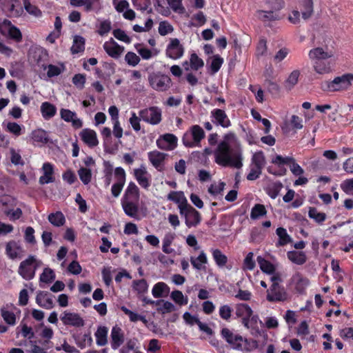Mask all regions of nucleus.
<instances>
[{"instance_id": "f257e3e1", "label": "nucleus", "mask_w": 353, "mask_h": 353, "mask_svg": "<svg viewBox=\"0 0 353 353\" xmlns=\"http://www.w3.org/2000/svg\"><path fill=\"white\" fill-rule=\"evenodd\" d=\"M214 161L223 167L240 169L243 166L242 151L239 146L232 147L226 141H221L214 150Z\"/></svg>"}, {"instance_id": "f03ea898", "label": "nucleus", "mask_w": 353, "mask_h": 353, "mask_svg": "<svg viewBox=\"0 0 353 353\" xmlns=\"http://www.w3.org/2000/svg\"><path fill=\"white\" fill-rule=\"evenodd\" d=\"M140 199V190L133 181H130L121 199V204L125 214L135 219H139V201Z\"/></svg>"}, {"instance_id": "7ed1b4c3", "label": "nucleus", "mask_w": 353, "mask_h": 353, "mask_svg": "<svg viewBox=\"0 0 353 353\" xmlns=\"http://www.w3.org/2000/svg\"><path fill=\"white\" fill-rule=\"evenodd\" d=\"M222 338L233 350L241 352H251L258 347V343L254 339H248L239 334H235L230 329L224 327L221 330Z\"/></svg>"}, {"instance_id": "20e7f679", "label": "nucleus", "mask_w": 353, "mask_h": 353, "mask_svg": "<svg viewBox=\"0 0 353 353\" xmlns=\"http://www.w3.org/2000/svg\"><path fill=\"white\" fill-rule=\"evenodd\" d=\"M332 54L324 51L322 48H315L309 52L310 58L314 61V70L320 74H327L331 72V65L329 59Z\"/></svg>"}, {"instance_id": "39448f33", "label": "nucleus", "mask_w": 353, "mask_h": 353, "mask_svg": "<svg viewBox=\"0 0 353 353\" xmlns=\"http://www.w3.org/2000/svg\"><path fill=\"white\" fill-rule=\"evenodd\" d=\"M353 82V74L345 73L341 76L336 77L332 81H325L322 88L327 92H341L350 89Z\"/></svg>"}, {"instance_id": "423d86ee", "label": "nucleus", "mask_w": 353, "mask_h": 353, "mask_svg": "<svg viewBox=\"0 0 353 353\" xmlns=\"http://www.w3.org/2000/svg\"><path fill=\"white\" fill-rule=\"evenodd\" d=\"M190 134L185 133L182 137V142L187 148L199 146L202 139L205 138V134L203 129L199 125L191 126Z\"/></svg>"}, {"instance_id": "0eeeda50", "label": "nucleus", "mask_w": 353, "mask_h": 353, "mask_svg": "<svg viewBox=\"0 0 353 353\" xmlns=\"http://www.w3.org/2000/svg\"><path fill=\"white\" fill-rule=\"evenodd\" d=\"M37 259L34 255H30L22 261L18 268V274L25 280L30 281L34 278L38 268Z\"/></svg>"}, {"instance_id": "6e6552de", "label": "nucleus", "mask_w": 353, "mask_h": 353, "mask_svg": "<svg viewBox=\"0 0 353 353\" xmlns=\"http://www.w3.org/2000/svg\"><path fill=\"white\" fill-rule=\"evenodd\" d=\"M148 81L150 85L159 92L166 91L172 83L170 77L160 72L150 73L148 76Z\"/></svg>"}, {"instance_id": "1a4fd4ad", "label": "nucleus", "mask_w": 353, "mask_h": 353, "mask_svg": "<svg viewBox=\"0 0 353 353\" xmlns=\"http://www.w3.org/2000/svg\"><path fill=\"white\" fill-rule=\"evenodd\" d=\"M180 214L185 218V223L188 228L196 227L201 221V215L199 211L189 203L180 208Z\"/></svg>"}, {"instance_id": "9d476101", "label": "nucleus", "mask_w": 353, "mask_h": 353, "mask_svg": "<svg viewBox=\"0 0 353 353\" xmlns=\"http://www.w3.org/2000/svg\"><path fill=\"white\" fill-rule=\"evenodd\" d=\"M266 299L270 303L285 302L289 299V294L284 286L274 283L267 290Z\"/></svg>"}, {"instance_id": "9b49d317", "label": "nucleus", "mask_w": 353, "mask_h": 353, "mask_svg": "<svg viewBox=\"0 0 353 353\" xmlns=\"http://www.w3.org/2000/svg\"><path fill=\"white\" fill-rule=\"evenodd\" d=\"M140 118L151 125H157L161 121V110L157 106H152L139 111Z\"/></svg>"}, {"instance_id": "f8f14e48", "label": "nucleus", "mask_w": 353, "mask_h": 353, "mask_svg": "<svg viewBox=\"0 0 353 353\" xmlns=\"http://www.w3.org/2000/svg\"><path fill=\"white\" fill-rule=\"evenodd\" d=\"M1 7L9 17H19L23 13L20 0H2Z\"/></svg>"}, {"instance_id": "ddd939ff", "label": "nucleus", "mask_w": 353, "mask_h": 353, "mask_svg": "<svg viewBox=\"0 0 353 353\" xmlns=\"http://www.w3.org/2000/svg\"><path fill=\"white\" fill-rule=\"evenodd\" d=\"M114 179L116 182L112 185L111 194L114 198L119 197L125 185L126 181V173L121 167L114 169Z\"/></svg>"}, {"instance_id": "4468645a", "label": "nucleus", "mask_w": 353, "mask_h": 353, "mask_svg": "<svg viewBox=\"0 0 353 353\" xmlns=\"http://www.w3.org/2000/svg\"><path fill=\"white\" fill-rule=\"evenodd\" d=\"M184 51V47L180 41L177 38H174L171 39L167 46L165 54L168 57L176 60L183 57Z\"/></svg>"}, {"instance_id": "2eb2a0df", "label": "nucleus", "mask_w": 353, "mask_h": 353, "mask_svg": "<svg viewBox=\"0 0 353 353\" xmlns=\"http://www.w3.org/2000/svg\"><path fill=\"white\" fill-rule=\"evenodd\" d=\"M177 137L170 133H166L161 135L157 140V147L163 150L170 151L174 150L177 147Z\"/></svg>"}, {"instance_id": "dca6fc26", "label": "nucleus", "mask_w": 353, "mask_h": 353, "mask_svg": "<svg viewBox=\"0 0 353 353\" xmlns=\"http://www.w3.org/2000/svg\"><path fill=\"white\" fill-rule=\"evenodd\" d=\"M210 118L212 122L223 128H228L231 126V121L225 110L219 108H214L210 112Z\"/></svg>"}, {"instance_id": "f3484780", "label": "nucleus", "mask_w": 353, "mask_h": 353, "mask_svg": "<svg viewBox=\"0 0 353 353\" xmlns=\"http://www.w3.org/2000/svg\"><path fill=\"white\" fill-rule=\"evenodd\" d=\"M63 324L66 326L76 327H83L85 324L83 319L78 313L64 311L60 316Z\"/></svg>"}, {"instance_id": "a211bd4d", "label": "nucleus", "mask_w": 353, "mask_h": 353, "mask_svg": "<svg viewBox=\"0 0 353 353\" xmlns=\"http://www.w3.org/2000/svg\"><path fill=\"white\" fill-rule=\"evenodd\" d=\"M134 176L142 188L148 190L150 188L151 185V176L144 165L134 170Z\"/></svg>"}, {"instance_id": "6ab92c4d", "label": "nucleus", "mask_w": 353, "mask_h": 353, "mask_svg": "<svg viewBox=\"0 0 353 353\" xmlns=\"http://www.w3.org/2000/svg\"><path fill=\"white\" fill-rule=\"evenodd\" d=\"M253 310L246 303H239L235 306V315L241 319V322L244 327H248V319L252 316Z\"/></svg>"}, {"instance_id": "aec40b11", "label": "nucleus", "mask_w": 353, "mask_h": 353, "mask_svg": "<svg viewBox=\"0 0 353 353\" xmlns=\"http://www.w3.org/2000/svg\"><path fill=\"white\" fill-rule=\"evenodd\" d=\"M167 156V154L158 150H153L148 153L150 162L159 172L164 170L163 163Z\"/></svg>"}, {"instance_id": "412c9836", "label": "nucleus", "mask_w": 353, "mask_h": 353, "mask_svg": "<svg viewBox=\"0 0 353 353\" xmlns=\"http://www.w3.org/2000/svg\"><path fill=\"white\" fill-rule=\"evenodd\" d=\"M103 47L105 52L115 59H119L124 51V47L119 46L112 38L105 41Z\"/></svg>"}, {"instance_id": "4be33fe9", "label": "nucleus", "mask_w": 353, "mask_h": 353, "mask_svg": "<svg viewBox=\"0 0 353 353\" xmlns=\"http://www.w3.org/2000/svg\"><path fill=\"white\" fill-rule=\"evenodd\" d=\"M60 117L65 122H71L72 127L75 129L81 128L83 126V121L77 117L76 112L69 109L61 108Z\"/></svg>"}, {"instance_id": "5701e85b", "label": "nucleus", "mask_w": 353, "mask_h": 353, "mask_svg": "<svg viewBox=\"0 0 353 353\" xmlns=\"http://www.w3.org/2000/svg\"><path fill=\"white\" fill-rule=\"evenodd\" d=\"M16 309V307L12 303L6 304L0 309L1 317L10 325H14L16 324V316L13 311V310Z\"/></svg>"}, {"instance_id": "b1692460", "label": "nucleus", "mask_w": 353, "mask_h": 353, "mask_svg": "<svg viewBox=\"0 0 353 353\" xmlns=\"http://www.w3.org/2000/svg\"><path fill=\"white\" fill-rule=\"evenodd\" d=\"M81 140L90 148H94L99 144L97 135L94 130L84 128L79 134Z\"/></svg>"}, {"instance_id": "393cba45", "label": "nucleus", "mask_w": 353, "mask_h": 353, "mask_svg": "<svg viewBox=\"0 0 353 353\" xmlns=\"http://www.w3.org/2000/svg\"><path fill=\"white\" fill-rule=\"evenodd\" d=\"M110 337L111 347L113 350L118 349L124 342V333L122 329L117 325L112 328Z\"/></svg>"}, {"instance_id": "a878e982", "label": "nucleus", "mask_w": 353, "mask_h": 353, "mask_svg": "<svg viewBox=\"0 0 353 353\" xmlns=\"http://www.w3.org/2000/svg\"><path fill=\"white\" fill-rule=\"evenodd\" d=\"M36 303L41 307L47 310L52 309L54 307L52 296L47 292L39 291L36 296Z\"/></svg>"}, {"instance_id": "bb28decb", "label": "nucleus", "mask_w": 353, "mask_h": 353, "mask_svg": "<svg viewBox=\"0 0 353 353\" xmlns=\"http://www.w3.org/2000/svg\"><path fill=\"white\" fill-rule=\"evenodd\" d=\"M30 139L34 145H43L49 142L48 132L41 128L32 130L30 134Z\"/></svg>"}, {"instance_id": "cd10ccee", "label": "nucleus", "mask_w": 353, "mask_h": 353, "mask_svg": "<svg viewBox=\"0 0 353 353\" xmlns=\"http://www.w3.org/2000/svg\"><path fill=\"white\" fill-rule=\"evenodd\" d=\"M22 248L18 242L10 241L6 245V254L10 259H15L19 256Z\"/></svg>"}, {"instance_id": "c85d7f7f", "label": "nucleus", "mask_w": 353, "mask_h": 353, "mask_svg": "<svg viewBox=\"0 0 353 353\" xmlns=\"http://www.w3.org/2000/svg\"><path fill=\"white\" fill-rule=\"evenodd\" d=\"M170 293V287L164 282H158L152 288V294L154 298L167 296Z\"/></svg>"}, {"instance_id": "c756f323", "label": "nucleus", "mask_w": 353, "mask_h": 353, "mask_svg": "<svg viewBox=\"0 0 353 353\" xmlns=\"http://www.w3.org/2000/svg\"><path fill=\"white\" fill-rule=\"evenodd\" d=\"M167 199L177 203L179 210L181 206L188 204L187 199L181 191H170L167 196Z\"/></svg>"}, {"instance_id": "7c9ffc66", "label": "nucleus", "mask_w": 353, "mask_h": 353, "mask_svg": "<svg viewBox=\"0 0 353 353\" xmlns=\"http://www.w3.org/2000/svg\"><path fill=\"white\" fill-rule=\"evenodd\" d=\"M41 115L46 120H49L57 114L56 106L48 101H45L41 105Z\"/></svg>"}, {"instance_id": "2f4dec72", "label": "nucleus", "mask_w": 353, "mask_h": 353, "mask_svg": "<svg viewBox=\"0 0 353 353\" xmlns=\"http://www.w3.org/2000/svg\"><path fill=\"white\" fill-rule=\"evenodd\" d=\"M103 181L104 185L107 188L108 187L112 179V174H114V170L113 168L112 164L109 161H104L103 163Z\"/></svg>"}, {"instance_id": "473e14b6", "label": "nucleus", "mask_w": 353, "mask_h": 353, "mask_svg": "<svg viewBox=\"0 0 353 353\" xmlns=\"http://www.w3.org/2000/svg\"><path fill=\"white\" fill-rule=\"evenodd\" d=\"M288 259L296 265H303L307 261V256L303 251H289L287 252Z\"/></svg>"}, {"instance_id": "72a5a7b5", "label": "nucleus", "mask_w": 353, "mask_h": 353, "mask_svg": "<svg viewBox=\"0 0 353 353\" xmlns=\"http://www.w3.org/2000/svg\"><path fill=\"white\" fill-rule=\"evenodd\" d=\"M276 233L279 236V241L276 243V247L285 246L292 242V238L284 228H278L276 230Z\"/></svg>"}, {"instance_id": "f704fd0d", "label": "nucleus", "mask_w": 353, "mask_h": 353, "mask_svg": "<svg viewBox=\"0 0 353 353\" xmlns=\"http://www.w3.org/2000/svg\"><path fill=\"white\" fill-rule=\"evenodd\" d=\"M212 255L217 266L223 268L228 263V257L219 249H211Z\"/></svg>"}, {"instance_id": "c9c22d12", "label": "nucleus", "mask_w": 353, "mask_h": 353, "mask_svg": "<svg viewBox=\"0 0 353 353\" xmlns=\"http://www.w3.org/2000/svg\"><path fill=\"white\" fill-rule=\"evenodd\" d=\"M108 330L105 326H99L97 328L94 335L96 337L97 344L99 346H103L108 343L107 334Z\"/></svg>"}, {"instance_id": "e433bc0d", "label": "nucleus", "mask_w": 353, "mask_h": 353, "mask_svg": "<svg viewBox=\"0 0 353 353\" xmlns=\"http://www.w3.org/2000/svg\"><path fill=\"white\" fill-rule=\"evenodd\" d=\"M133 6L141 12L146 11L148 14L152 13L151 0H132Z\"/></svg>"}, {"instance_id": "4c0bfd02", "label": "nucleus", "mask_w": 353, "mask_h": 353, "mask_svg": "<svg viewBox=\"0 0 353 353\" xmlns=\"http://www.w3.org/2000/svg\"><path fill=\"white\" fill-rule=\"evenodd\" d=\"M48 219L52 225L56 227L62 226L65 222V216L60 211H57L54 213H50L48 216Z\"/></svg>"}, {"instance_id": "58836bf2", "label": "nucleus", "mask_w": 353, "mask_h": 353, "mask_svg": "<svg viewBox=\"0 0 353 353\" xmlns=\"http://www.w3.org/2000/svg\"><path fill=\"white\" fill-rule=\"evenodd\" d=\"M301 14L304 19L310 18L314 12L313 0L302 1Z\"/></svg>"}, {"instance_id": "ea45409f", "label": "nucleus", "mask_w": 353, "mask_h": 353, "mask_svg": "<svg viewBox=\"0 0 353 353\" xmlns=\"http://www.w3.org/2000/svg\"><path fill=\"white\" fill-rule=\"evenodd\" d=\"M48 54L46 50H41L35 52L34 59L37 64L44 70L47 69Z\"/></svg>"}, {"instance_id": "a19ab883", "label": "nucleus", "mask_w": 353, "mask_h": 353, "mask_svg": "<svg viewBox=\"0 0 353 353\" xmlns=\"http://www.w3.org/2000/svg\"><path fill=\"white\" fill-rule=\"evenodd\" d=\"M85 50V39L81 36L76 35L74 38L73 44L71 47L72 54H78Z\"/></svg>"}, {"instance_id": "79ce46f5", "label": "nucleus", "mask_w": 353, "mask_h": 353, "mask_svg": "<svg viewBox=\"0 0 353 353\" xmlns=\"http://www.w3.org/2000/svg\"><path fill=\"white\" fill-rule=\"evenodd\" d=\"M308 216L314 219L318 224H322L326 219V214L324 212H320L314 207H310Z\"/></svg>"}, {"instance_id": "37998d69", "label": "nucleus", "mask_w": 353, "mask_h": 353, "mask_svg": "<svg viewBox=\"0 0 353 353\" xmlns=\"http://www.w3.org/2000/svg\"><path fill=\"white\" fill-rule=\"evenodd\" d=\"M190 262L194 268L200 270L205 268V267L202 266V264L207 263L208 259L205 252L202 251L197 258L191 257Z\"/></svg>"}, {"instance_id": "c03bdc74", "label": "nucleus", "mask_w": 353, "mask_h": 353, "mask_svg": "<svg viewBox=\"0 0 353 353\" xmlns=\"http://www.w3.org/2000/svg\"><path fill=\"white\" fill-rule=\"evenodd\" d=\"M190 262L194 268L200 270L205 268V267L202 266V264L207 263L208 259L205 252L202 251L197 258L191 257Z\"/></svg>"}, {"instance_id": "a18cd8bd", "label": "nucleus", "mask_w": 353, "mask_h": 353, "mask_svg": "<svg viewBox=\"0 0 353 353\" xmlns=\"http://www.w3.org/2000/svg\"><path fill=\"white\" fill-rule=\"evenodd\" d=\"M257 261L262 272L269 274H273L274 272L275 267L269 261L261 256H258Z\"/></svg>"}, {"instance_id": "49530a36", "label": "nucleus", "mask_w": 353, "mask_h": 353, "mask_svg": "<svg viewBox=\"0 0 353 353\" xmlns=\"http://www.w3.org/2000/svg\"><path fill=\"white\" fill-rule=\"evenodd\" d=\"M267 214V210L263 204H255L251 210L250 218L253 220L263 216Z\"/></svg>"}, {"instance_id": "de8ad7c7", "label": "nucleus", "mask_w": 353, "mask_h": 353, "mask_svg": "<svg viewBox=\"0 0 353 353\" xmlns=\"http://www.w3.org/2000/svg\"><path fill=\"white\" fill-rule=\"evenodd\" d=\"M133 290L139 294H143L148 292V285L145 279L134 280L132 282Z\"/></svg>"}, {"instance_id": "09e8293b", "label": "nucleus", "mask_w": 353, "mask_h": 353, "mask_svg": "<svg viewBox=\"0 0 353 353\" xmlns=\"http://www.w3.org/2000/svg\"><path fill=\"white\" fill-rule=\"evenodd\" d=\"M55 273L52 269L45 268L43 272L40 274L39 280L41 282L50 283L55 279Z\"/></svg>"}, {"instance_id": "8fccbe9b", "label": "nucleus", "mask_w": 353, "mask_h": 353, "mask_svg": "<svg viewBox=\"0 0 353 353\" xmlns=\"http://www.w3.org/2000/svg\"><path fill=\"white\" fill-rule=\"evenodd\" d=\"M258 12L263 21H276L280 19L279 13L273 10H259Z\"/></svg>"}, {"instance_id": "3c124183", "label": "nucleus", "mask_w": 353, "mask_h": 353, "mask_svg": "<svg viewBox=\"0 0 353 353\" xmlns=\"http://www.w3.org/2000/svg\"><path fill=\"white\" fill-rule=\"evenodd\" d=\"M223 63V59L219 54L214 55L210 65V73L214 74L220 70Z\"/></svg>"}, {"instance_id": "603ef678", "label": "nucleus", "mask_w": 353, "mask_h": 353, "mask_svg": "<svg viewBox=\"0 0 353 353\" xmlns=\"http://www.w3.org/2000/svg\"><path fill=\"white\" fill-rule=\"evenodd\" d=\"M80 180L84 185H88L92 179V171L89 168L81 167L78 170Z\"/></svg>"}, {"instance_id": "864d4df0", "label": "nucleus", "mask_w": 353, "mask_h": 353, "mask_svg": "<svg viewBox=\"0 0 353 353\" xmlns=\"http://www.w3.org/2000/svg\"><path fill=\"white\" fill-rule=\"evenodd\" d=\"M171 299L179 305H185L188 304V299L184 296L183 294L180 290H174L171 293Z\"/></svg>"}, {"instance_id": "5fc2aeb1", "label": "nucleus", "mask_w": 353, "mask_h": 353, "mask_svg": "<svg viewBox=\"0 0 353 353\" xmlns=\"http://www.w3.org/2000/svg\"><path fill=\"white\" fill-rule=\"evenodd\" d=\"M310 285V280L299 275V279L295 284V290L299 294H304L307 286Z\"/></svg>"}, {"instance_id": "6e6d98bb", "label": "nucleus", "mask_w": 353, "mask_h": 353, "mask_svg": "<svg viewBox=\"0 0 353 353\" xmlns=\"http://www.w3.org/2000/svg\"><path fill=\"white\" fill-rule=\"evenodd\" d=\"M47 76L49 78L57 77L61 74L65 70L63 63H61L60 66H57L52 64L47 65Z\"/></svg>"}, {"instance_id": "4d7b16f0", "label": "nucleus", "mask_w": 353, "mask_h": 353, "mask_svg": "<svg viewBox=\"0 0 353 353\" xmlns=\"http://www.w3.org/2000/svg\"><path fill=\"white\" fill-rule=\"evenodd\" d=\"M265 163V158L262 151L255 152L252 157L253 166L263 169Z\"/></svg>"}, {"instance_id": "13d9d810", "label": "nucleus", "mask_w": 353, "mask_h": 353, "mask_svg": "<svg viewBox=\"0 0 353 353\" xmlns=\"http://www.w3.org/2000/svg\"><path fill=\"white\" fill-rule=\"evenodd\" d=\"M25 10L31 15L36 17L42 16L41 10L36 6L32 5L29 0H23Z\"/></svg>"}, {"instance_id": "bf43d9fd", "label": "nucleus", "mask_w": 353, "mask_h": 353, "mask_svg": "<svg viewBox=\"0 0 353 353\" xmlns=\"http://www.w3.org/2000/svg\"><path fill=\"white\" fill-rule=\"evenodd\" d=\"M70 3L73 7L84 6L85 12H88L93 10V3L91 0H70Z\"/></svg>"}, {"instance_id": "052dcab7", "label": "nucleus", "mask_w": 353, "mask_h": 353, "mask_svg": "<svg viewBox=\"0 0 353 353\" xmlns=\"http://www.w3.org/2000/svg\"><path fill=\"white\" fill-rule=\"evenodd\" d=\"M8 34L10 39L14 40L17 43H19L22 41V33L19 28L15 26H12L8 28Z\"/></svg>"}, {"instance_id": "680f3d73", "label": "nucleus", "mask_w": 353, "mask_h": 353, "mask_svg": "<svg viewBox=\"0 0 353 353\" xmlns=\"http://www.w3.org/2000/svg\"><path fill=\"white\" fill-rule=\"evenodd\" d=\"M116 64L114 63L104 62L102 65L105 81H109L110 77L115 73Z\"/></svg>"}, {"instance_id": "e2e57ef3", "label": "nucleus", "mask_w": 353, "mask_h": 353, "mask_svg": "<svg viewBox=\"0 0 353 353\" xmlns=\"http://www.w3.org/2000/svg\"><path fill=\"white\" fill-rule=\"evenodd\" d=\"M190 65L192 70H198L203 67L204 62L196 53H192L190 57Z\"/></svg>"}, {"instance_id": "0e129e2a", "label": "nucleus", "mask_w": 353, "mask_h": 353, "mask_svg": "<svg viewBox=\"0 0 353 353\" xmlns=\"http://www.w3.org/2000/svg\"><path fill=\"white\" fill-rule=\"evenodd\" d=\"M265 4L269 10L276 12H279L285 6L283 0H267Z\"/></svg>"}, {"instance_id": "69168bd1", "label": "nucleus", "mask_w": 353, "mask_h": 353, "mask_svg": "<svg viewBox=\"0 0 353 353\" xmlns=\"http://www.w3.org/2000/svg\"><path fill=\"white\" fill-rule=\"evenodd\" d=\"M73 338L74 339L77 346L81 349L85 347L86 341H88L89 345H90L92 342V339L90 334H84L81 338H80L79 336L73 335Z\"/></svg>"}, {"instance_id": "338daca9", "label": "nucleus", "mask_w": 353, "mask_h": 353, "mask_svg": "<svg viewBox=\"0 0 353 353\" xmlns=\"http://www.w3.org/2000/svg\"><path fill=\"white\" fill-rule=\"evenodd\" d=\"M248 327H245L247 329H250L256 332H259V327L258 326V323L262 324V321L259 319V317L257 314H252L250 319H248Z\"/></svg>"}, {"instance_id": "774afa93", "label": "nucleus", "mask_w": 353, "mask_h": 353, "mask_svg": "<svg viewBox=\"0 0 353 353\" xmlns=\"http://www.w3.org/2000/svg\"><path fill=\"white\" fill-rule=\"evenodd\" d=\"M282 188H283V185L281 183H280V182L275 183L273 184L272 186L269 187L267 189L266 192L270 198L274 199L279 195Z\"/></svg>"}]
</instances>
